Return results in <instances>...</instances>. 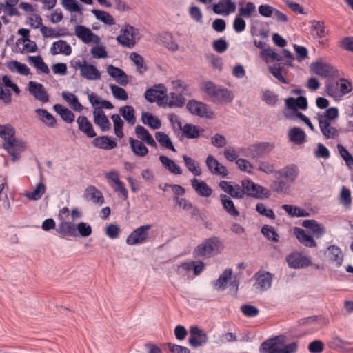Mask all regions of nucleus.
I'll list each match as a JSON object with an SVG mask.
<instances>
[{"mask_svg":"<svg viewBox=\"0 0 353 353\" xmlns=\"http://www.w3.org/2000/svg\"><path fill=\"white\" fill-rule=\"evenodd\" d=\"M202 89L215 103H228L234 99L232 91L222 86H217L210 81L203 83Z\"/></svg>","mask_w":353,"mask_h":353,"instance_id":"obj_1","label":"nucleus"},{"mask_svg":"<svg viewBox=\"0 0 353 353\" xmlns=\"http://www.w3.org/2000/svg\"><path fill=\"white\" fill-rule=\"evenodd\" d=\"M223 242L217 236L206 239L198 245L194 250V256L212 257L217 255L223 250Z\"/></svg>","mask_w":353,"mask_h":353,"instance_id":"obj_2","label":"nucleus"},{"mask_svg":"<svg viewBox=\"0 0 353 353\" xmlns=\"http://www.w3.org/2000/svg\"><path fill=\"white\" fill-rule=\"evenodd\" d=\"M138 34V29L130 24H125L121 30V34L117 37V41L121 46L132 48L137 43Z\"/></svg>","mask_w":353,"mask_h":353,"instance_id":"obj_3","label":"nucleus"},{"mask_svg":"<svg viewBox=\"0 0 353 353\" xmlns=\"http://www.w3.org/2000/svg\"><path fill=\"white\" fill-rule=\"evenodd\" d=\"M105 177L108 180L109 185L117 193L118 196L124 201L127 200L128 198V190L125 187L123 182L119 179V172L117 170H111L105 174Z\"/></svg>","mask_w":353,"mask_h":353,"instance_id":"obj_4","label":"nucleus"},{"mask_svg":"<svg viewBox=\"0 0 353 353\" xmlns=\"http://www.w3.org/2000/svg\"><path fill=\"white\" fill-rule=\"evenodd\" d=\"M144 96L148 102L156 101L159 105L163 107L164 101L167 99V88L163 84H157L148 89Z\"/></svg>","mask_w":353,"mask_h":353,"instance_id":"obj_5","label":"nucleus"},{"mask_svg":"<svg viewBox=\"0 0 353 353\" xmlns=\"http://www.w3.org/2000/svg\"><path fill=\"white\" fill-rule=\"evenodd\" d=\"M186 108L192 115L201 118H212V112L210 110L209 106L201 101L194 99L189 100L186 103Z\"/></svg>","mask_w":353,"mask_h":353,"instance_id":"obj_6","label":"nucleus"},{"mask_svg":"<svg viewBox=\"0 0 353 353\" xmlns=\"http://www.w3.org/2000/svg\"><path fill=\"white\" fill-rule=\"evenodd\" d=\"M188 343L193 348L205 345L208 341V334L199 326H191L189 330Z\"/></svg>","mask_w":353,"mask_h":353,"instance_id":"obj_7","label":"nucleus"},{"mask_svg":"<svg viewBox=\"0 0 353 353\" xmlns=\"http://www.w3.org/2000/svg\"><path fill=\"white\" fill-rule=\"evenodd\" d=\"M151 227V225L147 224L134 230L127 237L126 243L129 245H135L144 243L148 238V230Z\"/></svg>","mask_w":353,"mask_h":353,"instance_id":"obj_8","label":"nucleus"},{"mask_svg":"<svg viewBox=\"0 0 353 353\" xmlns=\"http://www.w3.org/2000/svg\"><path fill=\"white\" fill-rule=\"evenodd\" d=\"M241 186L244 188L245 194L252 197L259 198L261 196L268 197L270 196L268 190L263 186L254 183L250 180H243Z\"/></svg>","mask_w":353,"mask_h":353,"instance_id":"obj_9","label":"nucleus"},{"mask_svg":"<svg viewBox=\"0 0 353 353\" xmlns=\"http://www.w3.org/2000/svg\"><path fill=\"white\" fill-rule=\"evenodd\" d=\"M3 148L6 150L12 157V160H17L20 154L24 150L26 144L21 140L17 139L15 137L3 142Z\"/></svg>","mask_w":353,"mask_h":353,"instance_id":"obj_10","label":"nucleus"},{"mask_svg":"<svg viewBox=\"0 0 353 353\" xmlns=\"http://www.w3.org/2000/svg\"><path fill=\"white\" fill-rule=\"evenodd\" d=\"M278 179H284L290 184L293 183L299 174V169L295 164H289L276 171Z\"/></svg>","mask_w":353,"mask_h":353,"instance_id":"obj_11","label":"nucleus"},{"mask_svg":"<svg viewBox=\"0 0 353 353\" xmlns=\"http://www.w3.org/2000/svg\"><path fill=\"white\" fill-rule=\"evenodd\" d=\"M74 34L84 43H89L91 42L98 43L101 40L98 35L93 33L90 28L83 25L75 26Z\"/></svg>","mask_w":353,"mask_h":353,"instance_id":"obj_12","label":"nucleus"},{"mask_svg":"<svg viewBox=\"0 0 353 353\" xmlns=\"http://www.w3.org/2000/svg\"><path fill=\"white\" fill-rule=\"evenodd\" d=\"M283 336H277L270 338L263 342L259 347L260 353H281V348L278 347L279 345L283 344Z\"/></svg>","mask_w":353,"mask_h":353,"instance_id":"obj_13","label":"nucleus"},{"mask_svg":"<svg viewBox=\"0 0 353 353\" xmlns=\"http://www.w3.org/2000/svg\"><path fill=\"white\" fill-rule=\"evenodd\" d=\"M28 91L37 100L42 103L48 102L49 95L41 83L32 81H29Z\"/></svg>","mask_w":353,"mask_h":353,"instance_id":"obj_14","label":"nucleus"},{"mask_svg":"<svg viewBox=\"0 0 353 353\" xmlns=\"http://www.w3.org/2000/svg\"><path fill=\"white\" fill-rule=\"evenodd\" d=\"M286 261L290 268L294 269L304 268L311 265L310 256H301L298 253H292L286 257Z\"/></svg>","mask_w":353,"mask_h":353,"instance_id":"obj_15","label":"nucleus"},{"mask_svg":"<svg viewBox=\"0 0 353 353\" xmlns=\"http://www.w3.org/2000/svg\"><path fill=\"white\" fill-rule=\"evenodd\" d=\"M274 148V144L270 142H261L248 148L252 159L263 157L268 154Z\"/></svg>","mask_w":353,"mask_h":353,"instance_id":"obj_16","label":"nucleus"},{"mask_svg":"<svg viewBox=\"0 0 353 353\" xmlns=\"http://www.w3.org/2000/svg\"><path fill=\"white\" fill-rule=\"evenodd\" d=\"M236 9L235 0H219L218 3L212 6V10L216 14L228 15L234 12Z\"/></svg>","mask_w":353,"mask_h":353,"instance_id":"obj_17","label":"nucleus"},{"mask_svg":"<svg viewBox=\"0 0 353 353\" xmlns=\"http://www.w3.org/2000/svg\"><path fill=\"white\" fill-rule=\"evenodd\" d=\"M205 164L208 169L212 174L221 175L223 177L228 174L226 167L221 164L218 160L211 154L207 157Z\"/></svg>","mask_w":353,"mask_h":353,"instance_id":"obj_18","label":"nucleus"},{"mask_svg":"<svg viewBox=\"0 0 353 353\" xmlns=\"http://www.w3.org/2000/svg\"><path fill=\"white\" fill-rule=\"evenodd\" d=\"M56 232L60 237L63 239L78 236L75 224L70 221H62L59 223L56 228Z\"/></svg>","mask_w":353,"mask_h":353,"instance_id":"obj_19","label":"nucleus"},{"mask_svg":"<svg viewBox=\"0 0 353 353\" xmlns=\"http://www.w3.org/2000/svg\"><path fill=\"white\" fill-rule=\"evenodd\" d=\"M292 65H288L287 62H279L274 63L269 67L270 73L280 82L284 84H288L289 81L284 78L283 73L285 74L288 72L289 68Z\"/></svg>","mask_w":353,"mask_h":353,"instance_id":"obj_20","label":"nucleus"},{"mask_svg":"<svg viewBox=\"0 0 353 353\" xmlns=\"http://www.w3.org/2000/svg\"><path fill=\"white\" fill-rule=\"evenodd\" d=\"M310 68L312 72L323 77H330L335 72L334 67L320 61L312 63Z\"/></svg>","mask_w":353,"mask_h":353,"instance_id":"obj_21","label":"nucleus"},{"mask_svg":"<svg viewBox=\"0 0 353 353\" xmlns=\"http://www.w3.org/2000/svg\"><path fill=\"white\" fill-rule=\"evenodd\" d=\"M254 277L256 279V285L262 291H267L272 286L273 274L269 272H258L255 273Z\"/></svg>","mask_w":353,"mask_h":353,"instance_id":"obj_22","label":"nucleus"},{"mask_svg":"<svg viewBox=\"0 0 353 353\" xmlns=\"http://www.w3.org/2000/svg\"><path fill=\"white\" fill-rule=\"evenodd\" d=\"M179 129L181 131L183 137L190 139L199 138L201 132L204 131L203 129L192 123H185L183 125L181 122H179Z\"/></svg>","mask_w":353,"mask_h":353,"instance_id":"obj_23","label":"nucleus"},{"mask_svg":"<svg viewBox=\"0 0 353 353\" xmlns=\"http://www.w3.org/2000/svg\"><path fill=\"white\" fill-rule=\"evenodd\" d=\"M92 143L95 148L105 150H112L117 146L115 139L109 136H101L94 138Z\"/></svg>","mask_w":353,"mask_h":353,"instance_id":"obj_24","label":"nucleus"},{"mask_svg":"<svg viewBox=\"0 0 353 353\" xmlns=\"http://www.w3.org/2000/svg\"><path fill=\"white\" fill-rule=\"evenodd\" d=\"M302 226L305 228L310 229L313 235L317 239L322 237L326 232L325 227L314 219L303 221Z\"/></svg>","mask_w":353,"mask_h":353,"instance_id":"obj_25","label":"nucleus"},{"mask_svg":"<svg viewBox=\"0 0 353 353\" xmlns=\"http://www.w3.org/2000/svg\"><path fill=\"white\" fill-rule=\"evenodd\" d=\"M93 116L94 123L100 128L101 131L106 132L111 128V123L102 110L95 108L93 111Z\"/></svg>","mask_w":353,"mask_h":353,"instance_id":"obj_26","label":"nucleus"},{"mask_svg":"<svg viewBox=\"0 0 353 353\" xmlns=\"http://www.w3.org/2000/svg\"><path fill=\"white\" fill-rule=\"evenodd\" d=\"M185 98L181 93L170 92L167 94L163 104V107L168 106L169 108H183L185 104Z\"/></svg>","mask_w":353,"mask_h":353,"instance_id":"obj_27","label":"nucleus"},{"mask_svg":"<svg viewBox=\"0 0 353 353\" xmlns=\"http://www.w3.org/2000/svg\"><path fill=\"white\" fill-rule=\"evenodd\" d=\"M294 234L299 241L304 246L307 248H314L316 246V243L314 238L303 229L295 227L294 228Z\"/></svg>","mask_w":353,"mask_h":353,"instance_id":"obj_28","label":"nucleus"},{"mask_svg":"<svg viewBox=\"0 0 353 353\" xmlns=\"http://www.w3.org/2000/svg\"><path fill=\"white\" fill-rule=\"evenodd\" d=\"M79 130L89 138H94L97 134L92 124L85 116H79L77 119Z\"/></svg>","mask_w":353,"mask_h":353,"instance_id":"obj_29","label":"nucleus"},{"mask_svg":"<svg viewBox=\"0 0 353 353\" xmlns=\"http://www.w3.org/2000/svg\"><path fill=\"white\" fill-rule=\"evenodd\" d=\"M80 74L84 79L90 81L97 80L101 78V72L97 67L88 63L85 61H84V64L81 70Z\"/></svg>","mask_w":353,"mask_h":353,"instance_id":"obj_30","label":"nucleus"},{"mask_svg":"<svg viewBox=\"0 0 353 353\" xmlns=\"http://www.w3.org/2000/svg\"><path fill=\"white\" fill-rule=\"evenodd\" d=\"M134 132L139 141L144 142L151 147H157L154 139L143 126L140 125H137L135 127Z\"/></svg>","mask_w":353,"mask_h":353,"instance_id":"obj_31","label":"nucleus"},{"mask_svg":"<svg viewBox=\"0 0 353 353\" xmlns=\"http://www.w3.org/2000/svg\"><path fill=\"white\" fill-rule=\"evenodd\" d=\"M107 72L119 84L126 85L128 83V77L125 72L112 65L108 66Z\"/></svg>","mask_w":353,"mask_h":353,"instance_id":"obj_32","label":"nucleus"},{"mask_svg":"<svg viewBox=\"0 0 353 353\" xmlns=\"http://www.w3.org/2000/svg\"><path fill=\"white\" fill-rule=\"evenodd\" d=\"M191 185L194 191L201 196L209 197L212 193V188L205 181L196 178L191 180Z\"/></svg>","mask_w":353,"mask_h":353,"instance_id":"obj_33","label":"nucleus"},{"mask_svg":"<svg viewBox=\"0 0 353 353\" xmlns=\"http://www.w3.org/2000/svg\"><path fill=\"white\" fill-rule=\"evenodd\" d=\"M84 197L88 201H91L99 205H102L104 202V198L101 192L93 185H90L85 189Z\"/></svg>","mask_w":353,"mask_h":353,"instance_id":"obj_34","label":"nucleus"},{"mask_svg":"<svg viewBox=\"0 0 353 353\" xmlns=\"http://www.w3.org/2000/svg\"><path fill=\"white\" fill-rule=\"evenodd\" d=\"M129 144L132 152L137 157H144L149 152V150L145 146V143L138 139H134L132 137H130Z\"/></svg>","mask_w":353,"mask_h":353,"instance_id":"obj_35","label":"nucleus"},{"mask_svg":"<svg viewBox=\"0 0 353 353\" xmlns=\"http://www.w3.org/2000/svg\"><path fill=\"white\" fill-rule=\"evenodd\" d=\"M50 52L53 55L63 53L65 55H70L72 53V48L64 40H59L52 43L50 48Z\"/></svg>","mask_w":353,"mask_h":353,"instance_id":"obj_36","label":"nucleus"},{"mask_svg":"<svg viewBox=\"0 0 353 353\" xmlns=\"http://www.w3.org/2000/svg\"><path fill=\"white\" fill-rule=\"evenodd\" d=\"M159 161L162 165L170 173L176 175H180L183 173V170L174 160L169 159L167 156L161 155Z\"/></svg>","mask_w":353,"mask_h":353,"instance_id":"obj_37","label":"nucleus"},{"mask_svg":"<svg viewBox=\"0 0 353 353\" xmlns=\"http://www.w3.org/2000/svg\"><path fill=\"white\" fill-rule=\"evenodd\" d=\"M305 132L299 127H294L288 132V138L296 145H301L305 142Z\"/></svg>","mask_w":353,"mask_h":353,"instance_id":"obj_38","label":"nucleus"},{"mask_svg":"<svg viewBox=\"0 0 353 353\" xmlns=\"http://www.w3.org/2000/svg\"><path fill=\"white\" fill-rule=\"evenodd\" d=\"M220 200L225 212L233 217L239 216V212L235 208L232 200L226 194H221L220 195Z\"/></svg>","mask_w":353,"mask_h":353,"instance_id":"obj_39","label":"nucleus"},{"mask_svg":"<svg viewBox=\"0 0 353 353\" xmlns=\"http://www.w3.org/2000/svg\"><path fill=\"white\" fill-rule=\"evenodd\" d=\"M185 166L189 172L196 176H199L202 174V170L200 167L199 163L188 155H183L182 157Z\"/></svg>","mask_w":353,"mask_h":353,"instance_id":"obj_40","label":"nucleus"},{"mask_svg":"<svg viewBox=\"0 0 353 353\" xmlns=\"http://www.w3.org/2000/svg\"><path fill=\"white\" fill-rule=\"evenodd\" d=\"M141 121L153 130L159 129L161 126V120L150 112H144L141 114Z\"/></svg>","mask_w":353,"mask_h":353,"instance_id":"obj_41","label":"nucleus"},{"mask_svg":"<svg viewBox=\"0 0 353 353\" xmlns=\"http://www.w3.org/2000/svg\"><path fill=\"white\" fill-rule=\"evenodd\" d=\"M63 99L71 106V108L77 112H81L83 109V106L79 101L77 97L70 92H63L61 93Z\"/></svg>","mask_w":353,"mask_h":353,"instance_id":"obj_42","label":"nucleus"},{"mask_svg":"<svg viewBox=\"0 0 353 353\" xmlns=\"http://www.w3.org/2000/svg\"><path fill=\"white\" fill-rule=\"evenodd\" d=\"M281 208L291 217H307L310 216L308 212L298 206L285 204Z\"/></svg>","mask_w":353,"mask_h":353,"instance_id":"obj_43","label":"nucleus"},{"mask_svg":"<svg viewBox=\"0 0 353 353\" xmlns=\"http://www.w3.org/2000/svg\"><path fill=\"white\" fill-rule=\"evenodd\" d=\"M53 108L54 111H56L61 116V119L66 123H71L74 121V114L63 105L55 104Z\"/></svg>","mask_w":353,"mask_h":353,"instance_id":"obj_44","label":"nucleus"},{"mask_svg":"<svg viewBox=\"0 0 353 353\" xmlns=\"http://www.w3.org/2000/svg\"><path fill=\"white\" fill-rule=\"evenodd\" d=\"M330 123V122H327L325 120L323 121L322 120L319 121L321 132L326 139L335 138L339 135L338 130L334 127L331 126Z\"/></svg>","mask_w":353,"mask_h":353,"instance_id":"obj_45","label":"nucleus"},{"mask_svg":"<svg viewBox=\"0 0 353 353\" xmlns=\"http://www.w3.org/2000/svg\"><path fill=\"white\" fill-rule=\"evenodd\" d=\"M91 12L95 16L97 20L103 22L105 25L112 26L115 24L114 17L106 11L92 9Z\"/></svg>","mask_w":353,"mask_h":353,"instance_id":"obj_46","label":"nucleus"},{"mask_svg":"<svg viewBox=\"0 0 353 353\" xmlns=\"http://www.w3.org/2000/svg\"><path fill=\"white\" fill-rule=\"evenodd\" d=\"M6 65L10 71H16L21 75L27 76L30 74V68L26 64L17 61H8Z\"/></svg>","mask_w":353,"mask_h":353,"instance_id":"obj_47","label":"nucleus"},{"mask_svg":"<svg viewBox=\"0 0 353 353\" xmlns=\"http://www.w3.org/2000/svg\"><path fill=\"white\" fill-rule=\"evenodd\" d=\"M155 138L160 145L165 149L176 152V149L169 136L163 132H157L155 133Z\"/></svg>","mask_w":353,"mask_h":353,"instance_id":"obj_48","label":"nucleus"},{"mask_svg":"<svg viewBox=\"0 0 353 353\" xmlns=\"http://www.w3.org/2000/svg\"><path fill=\"white\" fill-rule=\"evenodd\" d=\"M311 34L315 39H322L325 37L324 23L314 20L311 22Z\"/></svg>","mask_w":353,"mask_h":353,"instance_id":"obj_49","label":"nucleus"},{"mask_svg":"<svg viewBox=\"0 0 353 353\" xmlns=\"http://www.w3.org/2000/svg\"><path fill=\"white\" fill-rule=\"evenodd\" d=\"M119 112L129 125L136 123L135 110L131 105H125L119 108Z\"/></svg>","mask_w":353,"mask_h":353,"instance_id":"obj_50","label":"nucleus"},{"mask_svg":"<svg viewBox=\"0 0 353 353\" xmlns=\"http://www.w3.org/2000/svg\"><path fill=\"white\" fill-rule=\"evenodd\" d=\"M35 112L39 116V119L48 127H54L56 125L54 117L44 109H37Z\"/></svg>","mask_w":353,"mask_h":353,"instance_id":"obj_51","label":"nucleus"},{"mask_svg":"<svg viewBox=\"0 0 353 353\" xmlns=\"http://www.w3.org/2000/svg\"><path fill=\"white\" fill-rule=\"evenodd\" d=\"M88 98L90 103L93 106L99 105V107H97L96 108H100L101 110H102V108L111 110L114 108V105L110 101L104 99L101 100L100 98L97 95H94V93L89 94Z\"/></svg>","mask_w":353,"mask_h":353,"instance_id":"obj_52","label":"nucleus"},{"mask_svg":"<svg viewBox=\"0 0 353 353\" xmlns=\"http://www.w3.org/2000/svg\"><path fill=\"white\" fill-rule=\"evenodd\" d=\"M61 6L70 12L82 14L83 7L77 0H61Z\"/></svg>","mask_w":353,"mask_h":353,"instance_id":"obj_53","label":"nucleus"},{"mask_svg":"<svg viewBox=\"0 0 353 353\" xmlns=\"http://www.w3.org/2000/svg\"><path fill=\"white\" fill-rule=\"evenodd\" d=\"M46 192V185L43 183L37 185L35 189L32 192H27L25 196L30 200L37 201L40 199Z\"/></svg>","mask_w":353,"mask_h":353,"instance_id":"obj_54","label":"nucleus"},{"mask_svg":"<svg viewBox=\"0 0 353 353\" xmlns=\"http://www.w3.org/2000/svg\"><path fill=\"white\" fill-rule=\"evenodd\" d=\"M290 187V184L282 179L273 181L270 185L272 190L278 194L286 193Z\"/></svg>","mask_w":353,"mask_h":353,"instance_id":"obj_55","label":"nucleus"},{"mask_svg":"<svg viewBox=\"0 0 353 353\" xmlns=\"http://www.w3.org/2000/svg\"><path fill=\"white\" fill-rule=\"evenodd\" d=\"M130 59L137 67V70L139 74H143L147 70V67L144 63L143 57L137 52H132Z\"/></svg>","mask_w":353,"mask_h":353,"instance_id":"obj_56","label":"nucleus"},{"mask_svg":"<svg viewBox=\"0 0 353 353\" xmlns=\"http://www.w3.org/2000/svg\"><path fill=\"white\" fill-rule=\"evenodd\" d=\"M28 59L37 69L41 70L43 73L46 74L50 73L47 64L43 61L41 56H30Z\"/></svg>","mask_w":353,"mask_h":353,"instance_id":"obj_57","label":"nucleus"},{"mask_svg":"<svg viewBox=\"0 0 353 353\" xmlns=\"http://www.w3.org/2000/svg\"><path fill=\"white\" fill-rule=\"evenodd\" d=\"M327 250L330 252L332 261L336 262L338 265H341L343 261L341 249L337 245H332L327 248Z\"/></svg>","mask_w":353,"mask_h":353,"instance_id":"obj_58","label":"nucleus"},{"mask_svg":"<svg viewBox=\"0 0 353 353\" xmlns=\"http://www.w3.org/2000/svg\"><path fill=\"white\" fill-rule=\"evenodd\" d=\"M232 273V269H226L219 276V279L214 282V285L218 289H223L225 288L229 279L231 278Z\"/></svg>","mask_w":353,"mask_h":353,"instance_id":"obj_59","label":"nucleus"},{"mask_svg":"<svg viewBox=\"0 0 353 353\" xmlns=\"http://www.w3.org/2000/svg\"><path fill=\"white\" fill-rule=\"evenodd\" d=\"M262 234L273 242H279V236L275 229L269 225H264L261 230Z\"/></svg>","mask_w":353,"mask_h":353,"instance_id":"obj_60","label":"nucleus"},{"mask_svg":"<svg viewBox=\"0 0 353 353\" xmlns=\"http://www.w3.org/2000/svg\"><path fill=\"white\" fill-rule=\"evenodd\" d=\"M111 119L113 122L115 135L119 139L123 138L124 136L123 132V121L121 119L120 115L114 114L112 115Z\"/></svg>","mask_w":353,"mask_h":353,"instance_id":"obj_61","label":"nucleus"},{"mask_svg":"<svg viewBox=\"0 0 353 353\" xmlns=\"http://www.w3.org/2000/svg\"><path fill=\"white\" fill-rule=\"evenodd\" d=\"M337 149L340 156L345 161L348 168L353 170V156L341 144H337Z\"/></svg>","mask_w":353,"mask_h":353,"instance_id":"obj_62","label":"nucleus"},{"mask_svg":"<svg viewBox=\"0 0 353 353\" xmlns=\"http://www.w3.org/2000/svg\"><path fill=\"white\" fill-rule=\"evenodd\" d=\"M14 134L15 130L11 125H0V137L4 140V142L14 138Z\"/></svg>","mask_w":353,"mask_h":353,"instance_id":"obj_63","label":"nucleus"},{"mask_svg":"<svg viewBox=\"0 0 353 353\" xmlns=\"http://www.w3.org/2000/svg\"><path fill=\"white\" fill-rule=\"evenodd\" d=\"M339 117L338 109L335 107H332L325 110L323 114H318V121L325 120L327 122H330L336 119Z\"/></svg>","mask_w":353,"mask_h":353,"instance_id":"obj_64","label":"nucleus"}]
</instances>
